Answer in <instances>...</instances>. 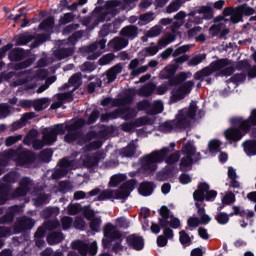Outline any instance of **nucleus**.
Here are the masks:
<instances>
[{"label": "nucleus", "instance_id": "nucleus-55", "mask_svg": "<svg viewBox=\"0 0 256 256\" xmlns=\"http://www.w3.org/2000/svg\"><path fill=\"white\" fill-rule=\"evenodd\" d=\"M105 21H107L105 19V15L98 14V16L93 21V23L92 24H88L86 27H87L88 31H93V29H95L96 27H99V23H105Z\"/></svg>", "mask_w": 256, "mask_h": 256}, {"label": "nucleus", "instance_id": "nucleus-34", "mask_svg": "<svg viewBox=\"0 0 256 256\" xmlns=\"http://www.w3.org/2000/svg\"><path fill=\"white\" fill-rule=\"evenodd\" d=\"M64 239L63 232H52L47 236V243L48 245H59Z\"/></svg>", "mask_w": 256, "mask_h": 256}, {"label": "nucleus", "instance_id": "nucleus-48", "mask_svg": "<svg viewBox=\"0 0 256 256\" xmlns=\"http://www.w3.org/2000/svg\"><path fill=\"white\" fill-rule=\"evenodd\" d=\"M52 157H53V150L51 149H44L38 155L39 160L43 161L44 163H49Z\"/></svg>", "mask_w": 256, "mask_h": 256}, {"label": "nucleus", "instance_id": "nucleus-16", "mask_svg": "<svg viewBox=\"0 0 256 256\" xmlns=\"http://www.w3.org/2000/svg\"><path fill=\"white\" fill-rule=\"evenodd\" d=\"M181 27H183V21H176L174 22L170 29L172 33H166L164 36H162L159 39L158 45H160V47H167V45L173 43V41H175L177 34L179 33V29H181Z\"/></svg>", "mask_w": 256, "mask_h": 256}, {"label": "nucleus", "instance_id": "nucleus-11", "mask_svg": "<svg viewBox=\"0 0 256 256\" xmlns=\"http://www.w3.org/2000/svg\"><path fill=\"white\" fill-rule=\"evenodd\" d=\"M57 135H65V124H56L52 128H44L42 138L46 146L51 147L57 141Z\"/></svg>", "mask_w": 256, "mask_h": 256}, {"label": "nucleus", "instance_id": "nucleus-62", "mask_svg": "<svg viewBox=\"0 0 256 256\" xmlns=\"http://www.w3.org/2000/svg\"><path fill=\"white\" fill-rule=\"evenodd\" d=\"M139 111H145L148 115H151V103L147 100H143L137 104Z\"/></svg>", "mask_w": 256, "mask_h": 256}, {"label": "nucleus", "instance_id": "nucleus-63", "mask_svg": "<svg viewBox=\"0 0 256 256\" xmlns=\"http://www.w3.org/2000/svg\"><path fill=\"white\" fill-rule=\"evenodd\" d=\"M235 201V193L228 191L222 198L223 205H231Z\"/></svg>", "mask_w": 256, "mask_h": 256}, {"label": "nucleus", "instance_id": "nucleus-36", "mask_svg": "<svg viewBox=\"0 0 256 256\" xmlns=\"http://www.w3.org/2000/svg\"><path fill=\"white\" fill-rule=\"evenodd\" d=\"M156 86L153 83L145 84L143 87H141L138 90V95L140 97H151L153 93L155 92Z\"/></svg>", "mask_w": 256, "mask_h": 256}, {"label": "nucleus", "instance_id": "nucleus-32", "mask_svg": "<svg viewBox=\"0 0 256 256\" xmlns=\"http://www.w3.org/2000/svg\"><path fill=\"white\" fill-rule=\"evenodd\" d=\"M179 69V65L177 64H170L166 66L159 74L160 79H171Z\"/></svg>", "mask_w": 256, "mask_h": 256}, {"label": "nucleus", "instance_id": "nucleus-45", "mask_svg": "<svg viewBox=\"0 0 256 256\" xmlns=\"http://www.w3.org/2000/svg\"><path fill=\"white\" fill-rule=\"evenodd\" d=\"M159 49H163V46L161 45H155L151 44L150 46L144 48V53L147 57H153L154 55H157L159 53Z\"/></svg>", "mask_w": 256, "mask_h": 256}, {"label": "nucleus", "instance_id": "nucleus-60", "mask_svg": "<svg viewBox=\"0 0 256 256\" xmlns=\"http://www.w3.org/2000/svg\"><path fill=\"white\" fill-rule=\"evenodd\" d=\"M159 113H163V102L158 100L151 105V115H158Z\"/></svg>", "mask_w": 256, "mask_h": 256}, {"label": "nucleus", "instance_id": "nucleus-38", "mask_svg": "<svg viewBox=\"0 0 256 256\" xmlns=\"http://www.w3.org/2000/svg\"><path fill=\"white\" fill-rule=\"evenodd\" d=\"M159 65V62L157 60H150L148 65L141 66L138 69H134L131 72L132 77H137V75H141V73H146V71L149 70V67H157Z\"/></svg>", "mask_w": 256, "mask_h": 256}, {"label": "nucleus", "instance_id": "nucleus-52", "mask_svg": "<svg viewBox=\"0 0 256 256\" xmlns=\"http://www.w3.org/2000/svg\"><path fill=\"white\" fill-rule=\"evenodd\" d=\"M99 117H101V111H99L98 109H94L89 115L87 121L85 120L86 125H95Z\"/></svg>", "mask_w": 256, "mask_h": 256}, {"label": "nucleus", "instance_id": "nucleus-24", "mask_svg": "<svg viewBox=\"0 0 256 256\" xmlns=\"http://www.w3.org/2000/svg\"><path fill=\"white\" fill-rule=\"evenodd\" d=\"M31 119H35V112L24 113L21 119L13 122L10 125V132L15 133V131H19V129H23V127H25V125H27V122L31 121Z\"/></svg>", "mask_w": 256, "mask_h": 256}, {"label": "nucleus", "instance_id": "nucleus-15", "mask_svg": "<svg viewBox=\"0 0 256 256\" xmlns=\"http://www.w3.org/2000/svg\"><path fill=\"white\" fill-rule=\"evenodd\" d=\"M18 185L19 187L16 188L11 194L12 199H19V197H25L27 193H29L31 189H33V185H35V183L33 182V179H31V177L24 176L19 180Z\"/></svg>", "mask_w": 256, "mask_h": 256}, {"label": "nucleus", "instance_id": "nucleus-42", "mask_svg": "<svg viewBox=\"0 0 256 256\" xmlns=\"http://www.w3.org/2000/svg\"><path fill=\"white\" fill-rule=\"evenodd\" d=\"M244 151L248 155H256V141L248 140L242 144Z\"/></svg>", "mask_w": 256, "mask_h": 256}, {"label": "nucleus", "instance_id": "nucleus-26", "mask_svg": "<svg viewBox=\"0 0 256 256\" xmlns=\"http://www.w3.org/2000/svg\"><path fill=\"white\" fill-rule=\"evenodd\" d=\"M102 155L103 154L101 152L93 155H86L82 160L83 166L86 167V169H93V167H97L101 162Z\"/></svg>", "mask_w": 256, "mask_h": 256}, {"label": "nucleus", "instance_id": "nucleus-35", "mask_svg": "<svg viewBox=\"0 0 256 256\" xmlns=\"http://www.w3.org/2000/svg\"><path fill=\"white\" fill-rule=\"evenodd\" d=\"M25 57V50L23 48H14L8 54V59L10 61H23Z\"/></svg>", "mask_w": 256, "mask_h": 256}, {"label": "nucleus", "instance_id": "nucleus-46", "mask_svg": "<svg viewBox=\"0 0 256 256\" xmlns=\"http://www.w3.org/2000/svg\"><path fill=\"white\" fill-rule=\"evenodd\" d=\"M103 147V142L101 140H94L84 146V151L91 152V151H97Z\"/></svg>", "mask_w": 256, "mask_h": 256}, {"label": "nucleus", "instance_id": "nucleus-7", "mask_svg": "<svg viewBox=\"0 0 256 256\" xmlns=\"http://www.w3.org/2000/svg\"><path fill=\"white\" fill-rule=\"evenodd\" d=\"M127 7H129V0H107L105 11L99 14L104 15L106 21H111L113 17L119 15L120 11H125Z\"/></svg>", "mask_w": 256, "mask_h": 256}, {"label": "nucleus", "instance_id": "nucleus-12", "mask_svg": "<svg viewBox=\"0 0 256 256\" xmlns=\"http://www.w3.org/2000/svg\"><path fill=\"white\" fill-rule=\"evenodd\" d=\"M86 125L87 122L83 118L75 120L72 124H64V134L65 131H68V133L64 136L66 143H73V141H77V135L79 134L76 131L83 129V127Z\"/></svg>", "mask_w": 256, "mask_h": 256}, {"label": "nucleus", "instance_id": "nucleus-39", "mask_svg": "<svg viewBox=\"0 0 256 256\" xmlns=\"http://www.w3.org/2000/svg\"><path fill=\"white\" fill-rule=\"evenodd\" d=\"M112 133H115V126L102 125V128L97 132L96 135L99 139H107V137L112 135Z\"/></svg>", "mask_w": 256, "mask_h": 256}, {"label": "nucleus", "instance_id": "nucleus-9", "mask_svg": "<svg viewBox=\"0 0 256 256\" xmlns=\"http://www.w3.org/2000/svg\"><path fill=\"white\" fill-rule=\"evenodd\" d=\"M255 13V9L249 7L247 4H242L237 6L236 8L227 7L223 10L224 17H230V21L232 23H239V21H243V15L249 16Z\"/></svg>", "mask_w": 256, "mask_h": 256}, {"label": "nucleus", "instance_id": "nucleus-57", "mask_svg": "<svg viewBox=\"0 0 256 256\" xmlns=\"http://www.w3.org/2000/svg\"><path fill=\"white\" fill-rule=\"evenodd\" d=\"M183 0H176L172 2L167 8L166 11L167 13H175L181 9V6L183 5Z\"/></svg>", "mask_w": 256, "mask_h": 256}, {"label": "nucleus", "instance_id": "nucleus-40", "mask_svg": "<svg viewBox=\"0 0 256 256\" xmlns=\"http://www.w3.org/2000/svg\"><path fill=\"white\" fill-rule=\"evenodd\" d=\"M53 27H55V18L49 16L39 24L38 29L40 31H51Z\"/></svg>", "mask_w": 256, "mask_h": 256}, {"label": "nucleus", "instance_id": "nucleus-23", "mask_svg": "<svg viewBox=\"0 0 256 256\" xmlns=\"http://www.w3.org/2000/svg\"><path fill=\"white\" fill-rule=\"evenodd\" d=\"M195 85V82L193 81H187L182 86H180V89L174 90L172 92V98L174 101H181L187 94L191 93V89H193V86Z\"/></svg>", "mask_w": 256, "mask_h": 256}, {"label": "nucleus", "instance_id": "nucleus-14", "mask_svg": "<svg viewBox=\"0 0 256 256\" xmlns=\"http://www.w3.org/2000/svg\"><path fill=\"white\" fill-rule=\"evenodd\" d=\"M196 205L197 214L200 218L197 216H192L188 218L187 225L188 227H190V229H197L199 225H209V223H211V217L207 213H205V208H202L199 204Z\"/></svg>", "mask_w": 256, "mask_h": 256}, {"label": "nucleus", "instance_id": "nucleus-44", "mask_svg": "<svg viewBox=\"0 0 256 256\" xmlns=\"http://www.w3.org/2000/svg\"><path fill=\"white\" fill-rule=\"evenodd\" d=\"M68 83L69 85L74 87V91L75 89H79L81 87V84L83 83V80L81 78V73H75L74 75H72L69 78Z\"/></svg>", "mask_w": 256, "mask_h": 256}, {"label": "nucleus", "instance_id": "nucleus-13", "mask_svg": "<svg viewBox=\"0 0 256 256\" xmlns=\"http://www.w3.org/2000/svg\"><path fill=\"white\" fill-rule=\"evenodd\" d=\"M72 249L78 251L79 255L81 256H95L97 255L98 247L97 241L92 242L91 244L83 241V240H76L71 244Z\"/></svg>", "mask_w": 256, "mask_h": 256}, {"label": "nucleus", "instance_id": "nucleus-49", "mask_svg": "<svg viewBox=\"0 0 256 256\" xmlns=\"http://www.w3.org/2000/svg\"><path fill=\"white\" fill-rule=\"evenodd\" d=\"M205 59H207V55L199 54L197 56L192 57L188 61V65H189V67H197V65H200V63H203V61H205Z\"/></svg>", "mask_w": 256, "mask_h": 256}, {"label": "nucleus", "instance_id": "nucleus-4", "mask_svg": "<svg viewBox=\"0 0 256 256\" xmlns=\"http://www.w3.org/2000/svg\"><path fill=\"white\" fill-rule=\"evenodd\" d=\"M169 155V148L165 147L161 150H155L141 158V167L145 173H155L157 171V164L163 163L165 157Z\"/></svg>", "mask_w": 256, "mask_h": 256}, {"label": "nucleus", "instance_id": "nucleus-41", "mask_svg": "<svg viewBox=\"0 0 256 256\" xmlns=\"http://www.w3.org/2000/svg\"><path fill=\"white\" fill-rule=\"evenodd\" d=\"M123 181H127V175L115 174L110 178L109 187H119Z\"/></svg>", "mask_w": 256, "mask_h": 256}, {"label": "nucleus", "instance_id": "nucleus-54", "mask_svg": "<svg viewBox=\"0 0 256 256\" xmlns=\"http://www.w3.org/2000/svg\"><path fill=\"white\" fill-rule=\"evenodd\" d=\"M75 20V14L73 12L65 13L63 16L59 19L60 25H67L68 23H71Z\"/></svg>", "mask_w": 256, "mask_h": 256}, {"label": "nucleus", "instance_id": "nucleus-20", "mask_svg": "<svg viewBox=\"0 0 256 256\" xmlns=\"http://www.w3.org/2000/svg\"><path fill=\"white\" fill-rule=\"evenodd\" d=\"M228 187L234 191V193H239L243 186L241 181H239V175H237V170L232 166L228 167Z\"/></svg>", "mask_w": 256, "mask_h": 256}, {"label": "nucleus", "instance_id": "nucleus-5", "mask_svg": "<svg viewBox=\"0 0 256 256\" xmlns=\"http://www.w3.org/2000/svg\"><path fill=\"white\" fill-rule=\"evenodd\" d=\"M182 155H184L180 161V169L182 171H187L191 169L194 161H199L201 159V153L197 152L195 144L192 142H187L182 146Z\"/></svg>", "mask_w": 256, "mask_h": 256}, {"label": "nucleus", "instance_id": "nucleus-29", "mask_svg": "<svg viewBox=\"0 0 256 256\" xmlns=\"http://www.w3.org/2000/svg\"><path fill=\"white\" fill-rule=\"evenodd\" d=\"M19 206L15 205L10 207L9 211L0 217V225H8L9 223H13L15 221V214L19 213Z\"/></svg>", "mask_w": 256, "mask_h": 256}, {"label": "nucleus", "instance_id": "nucleus-10", "mask_svg": "<svg viewBox=\"0 0 256 256\" xmlns=\"http://www.w3.org/2000/svg\"><path fill=\"white\" fill-rule=\"evenodd\" d=\"M103 235L105 238L102 239L103 249H112L113 241H118L123 237V233L117 230V226L112 223H107L103 228Z\"/></svg>", "mask_w": 256, "mask_h": 256}, {"label": "nucleus", "instance_id": "nucleus-50", "mask_svg": "<svg viewBox=\"0 0 256 256\" xmlns=\"http://www.w3.org/2000/svg\"><path fill=\"white\" fill-rule=\"evenodd\" d=\"M33 65V59L27 58L26 60L14 64L15 71H23V69H27Z\"/></svg>", "mask_w": 256, "mask_h": 256}, {"label": "nucleus", "instance_id": "nucleus-59", "mask_svg": "<svg viewBox=\"0 0 256 256\" xmlns=\"http://www.w3.org/2000/svg\"><path fill=\"white\" fill-rule=\"evenodd\" d=\"M163 33V27L156 25L146 32V37H159Z\"/></svg>", "mask_w": 256, "mask_h": 256}, {"label": "nucleus", "instance_id": "nucleus-43", "mask_svg": "<svg viewBox=\"0 0 256 256\" xmlns=\"http://www.w3.org/2000/svg\"><path fill=\"white\" fill-rule=\"evenodd\" d=\"M153 193V183L151 182H144L139 187V194L144 195V197H147Z\"/></svg>", "mask_w": 256, "mask_h": 256}, {"label": "nucleus", "instance_id": "nucleus-19", "mask_svg": "<svg viewBox=\"0 0 256 256\" xmlns=\"http://www.w3.org/2000/svg\"><path fill=\"white\" fill-rule=\"evenodd\" d=\"M223 21V17L219 16L214 19V25H212L209 29V34L211 37H219L223 38L225 35H229V29L225 28V23Z\"/></svg>", "mask_w": 256, "mask_h": 256}, {"label": "nucleus", "instance_id": "nucleus-51", "mask_svg": "<svg viewBox=\"0 0 256 256\" xmlns=\"http://www.w3.org/2000/svg\"><path fill=\"white\" fill-rule=\"evenodd\" d=\"M33 39H35V36H33V34H22L18 37L16 43L17 45H29V43H31Z\"/></svg>", "mask_w": 256, "mask_h": 256}, {"label": "nucleus", "instance_id": "nucleus-31", "mask_svg": "<svg viewBox=\"0 0 256 256\" xmlns=\"http://www.w3.org/2000/svg\"><path fill=\"white\" fill-rule=\"evenodd\" d=\"M129 245L135 251H141L143 247H145V241L143 240V237L137 234H132L129 236Z\"/></svg>", "mask_w": 256, "mask_h": 256}, {"label": "nucleus", "instance_id": "nucleus-61", "mask_svg": "<svg viewBox=\"0 0 256 256\" xmlns=\"http://www.w3.org/2000/svg\"><path fill=\"white\" fill-rule=\"evenodd\" d=\"M81 211H83V207L79 203L68 205V214L70 215H79Z\"/></svg>", "mask_w": 256, "mask_h": 256}, {"label": "nucleus", "instance_id": "nucleus-37", "mask_svg": "<svg viewBox=\"0 0 256 256\" xmlns=\"http://www.w3.org/2000/svg\"><path fill=\"white\" fill-rule=\"evenodd\" d=\"M191 77V72H180L175 77L169 80L170 85H179L183 83V81H187Z\"/></svg>", "mask_w": 256, "mask_h": 256}, {"label": "nucleus", "instance_id": "nucleus-1", "mask_svg": "<svg viewBox=\"0 0 256 256\" xmlns=\"http://www.w3.org/2000/svg\"><path fill=\"white\" fill-rule=\"evenodd\" d=\"M197 115V103L191 102L188 108H184L178 112L175 119L164 122L160 126V131L163 133H171V131H181L191 126L192 121Z\"/></svg>", "mask_w": 256, "mask_h": 256}, {"label": "nucleus", "instance_id": "nucleus-30", "mask_svg": "<svg viewBox=\"0 0 256 256\" xmlns=\"http://www.w3.org/2000/svg\"><path fill=\"white\" fill-rule=\"evenodd\" d=\"M75 53V46L68 48H58L54 51V57L58 61H63V59H67V57H71Z\"/></svg>", "mask_w": 256, "mask_h": 256}, {"label": "nucleus", "instance_id": "nucleus-18", "mask_svg": "<svg viewBox=\"0 0 256 256\" xmlns=\"http://www.w3.org/2000/svg\"><path fill=\"white\" fill-rule=\"evenodd\" d=\"M100 105L102 107H123L124 105H129V93H126L124 96L119 95L118 98H111V97H106L104 98Z\"/></svg>", "mask_w": 256, "mask_h": 256}, {"label": "nucleus", "instance_id": "nucleus-2", "mask_svg": "<svg viewBox=\"0 0 256 256\" xmlns=\"http://www.w3.org/2000/svg\"><path fill=\"white\" fill-rule=\"evenodd\" d=\"M255 121L252 112L247 119H244L243 117L232 118L230 123L234 127H230L224 131L226 141H229V143H237L238 141H241V139L251 131V128L256 126Z\"/></svg>", "mask_w": 256, "mask_h": 256}, {"label": "nucleus", "instance_id": "nucleus-6", "mask_svg": "<svg viewBox=\"0 0 256 256\" xmlns=\"http://www.w3.org/2000/svg\"><path fill=\"white\" fill-rule=\"evenodd\" d=\"M197 13L202 16H196ZM187 22L185 23L186 29H191L193 25H201L204 19H213V8L210 5L201 6L197 12L192 11L188 14Z\"/></svg>", "mask_w": 256, "mask_h": 256}, {"label": "nucleus", "instance_id": "nucleus-28", "mask_svg": "<svg viewBox=\"0 0 256 256\" xmlns=\"http://www.w3.org/2000/svg\"><path fill=\"white\" fill-rule=\"evenodd\" d=\"M110 119H119V117H123L125 121H129V104L124 106H120L112 112H109Z\"/></svg>", "mask_w": 256, "mask_h": 256}, {"label": "nucleus", "instance_id": "nucleus-27", "mask_svg": "<svg viewBox=\"0 0 256 256\" xmlns=\"http://www.w3.org/2000/svg\"><path fill=\"white\" fill-rule=\"evenodd\" d=\"M13 187L11 184L0 183V205H5L9 199H13L11 193Z\"/></svg>", "mask_w": 256, "mask_h": 256}, {"label": "nucleus", "instance_id": "nucleus-21", "mask_svg": "<svg viewBox=\"0 0 256 256\" xmlns=\"http://www.w3.org/2000/svg\"><path fill=\"white\" fill-rule=\"evenodd\" d=\"M34 161H37V154H35V152L29 150L18 152L16 163L20 165V167H24V165H32Z\"/></svg>", "mask_w": 256, "mask_h": 256}, {"label": "nucleus", "instance_id": "nucleus-58", "mask_svg": "<svg viewBox=\"0 0 256 256\" xmlns=\"http://www.w3.org/2000/svg\"><path fill=\"white\" fill-rule=\"evenodd\" d=\"M179 241L182 245L189 246L191 244L192 238L188 233L185 232V230H182L179 232Z\"/></svg>", "mask_w": 256, "mask_h": 256}, {"label": "nucleus", "instance_id": "nucleus-22", "mask_svg": "<svg viewBox=\"0 0 256 256\" xmlns=\"http://www.w3.org/2000/svg\"><path fill=\"white\" fill-rule=\"evenodd\" d=\"M209 191V184L207 183H200L198 185V189L193 193V199L195 202V207L197 209V204L200 205L202 209H205V193Z\"/></svg>", "mask_w": 256, "mask_h": 256}, {"label": "nucleus", "instance_id": "nucleus-47", "mask_svg": "<svg viewBox=\"0 0 256 256\" xmlns=\"http://www.w3.org/2000/svg\"><path fill=\"white\" fill-rule=\"evenodd\" d=\"M49 194L40 193L34 200L36 207H41V205H47L49 203Z\"/></svg>", "mask_w": 256, "mask_h": 256}, {"label": "nucleus", "instance_id": "nucleus-33", "mask_svg": "<svg viewBox=\"0 0 256 256\" xmlns=\"http://www.w3.org/2000/svg\"><path fill=\"white\" fill-rule=\"evenodd\" d=\"M170 213L171 211L169 210V208H167V206H162L160 208V215L162 218L159 219V225L163 229H165L166 227H169V219L171 217Z\"/></svg>", "mask_w": 256, "mask_h": 256}, {"label": "nucleus", "instance_id": "nucleus-53", "mask_svg": "<svg viewBox=\"0 0 256 256\" xmlns=\"http://www.w3.org/2000/svg\"><path fill=\"white\" fill-rule=\"evenodd\" d=\"M230 217V214H227L225 212H219L215 216V220L217 221V223H219V225H227V223H229Z\"/></svg>", "mask_w": 256, "mask_h": 256}, {"label": "nucleus", "instance_id": "nucleus-56", "mask_svg": "<svg viewBox=\"0 0 256 256\" xmlns=\"http://www.w3.org/2000/svg\"><path fill=\"white\" fill-rule=\"evenodd\" d=\"M21 139H23V135H21V134L14 135V136H8L5 140V146L13 147V145H15V143H18V141H21Z\"/></svg>", "mask_w": 256, "mask_h": 256}, {"label": "nucleus", "instance_id": "nucleus-17", "mask_svg": "<svg viewBox=\"0 0 256 256\" xmlns=\"http://www.w3.org/2000/svg\"><path fill=\"white\" fill-rule=\"evenodd\" d=\"M32 227H35V220L30 217L24 216L17 218L13 226V231L15 235L19 233H25V231L31 230Z\"/></svg>", "mask_w": 256, "mask_h": 256}, {"label": "nucleus", "instance_id": "nucleus-3", "mask_svg": "<svg viewBox=\"0 0 256 256\" xmlns=\"http://www.w3.org/2000/svg\"><path fill=\"white\" fill-rule=\"evenodd\" d=\"M216 71H221V75L225 77L231 76L232 73H235V65L229 59H219L212 62L209 66L203 68L202 70L194 74V79L196 81H203L205 77L213 75Z\"/></svg>", "mask_w": 256, "mask_h": 256}, {"label": "nucleus", "instance_id": "nucleus-8", "mask_svg": "<svg viewBox=\"0 0 256 256\" xmlns=\"http://www.w3.org/2000/svg\"><path fill=\"white\" fill-rule=\"evenodd\" d=\"M129 197V181L120 185L118 190L105 189L100 192L94 201H107V199H127Z\"/></svg>", "mask_w": 256, "mask_h": 256}, {"label": "nucleus", "instance_id": "nucleus-64", "mask_svg": "<svg viewBox=\"0 0 256 256\" xmlns=\"http://www.w3.org/2000/svg\"><path fill=\"white\" fill-rule=\"evenodd\" d=\"M67 173H69L68 169L58 168L52 173V179H63Z\"/></svg>", "mask_w": 256, "mask_h": 256}, {"label": "nucleus", "instance_id": "nucleus-25", "mask_svg": "<svg viewBox=\"0 0 256 256\" xmlns=\"http://www.w3.org/2000/svg\"><path fill=\"white\" fill-rule=\"evenodd\" d=\"M129 45V41L123 37L116 36L107 44L108 51H121Z\"/></svg>", "mask_w": 256, "mask_h": 256}]
</instances>
